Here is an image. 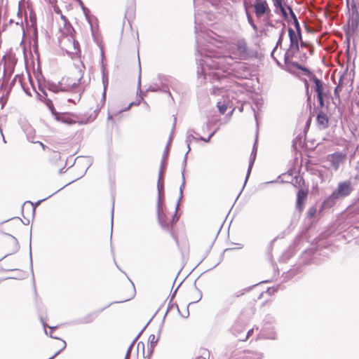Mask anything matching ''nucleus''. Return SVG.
I'll list each match as a JSON object with an SVG mask.
<instances>
[{
    "label": "nucleus",
    "instance_id": "f257e3e1",
    "mask_svg": "<svg viewBox=\"0 0 359 359\" xmlns=\"http://www.w3.org/2000/svg\"><path fill=\"white\" fill-rule=\"evenodd\" d=\"M198 43L196 51L198 53L196 60L198 61L197 74L203 76L204 80H209L211 83L220 81L224 75L214 70H222L223 73L232 74L238 79H247L250 75V70L245 63L236 62L230 55H223L217 48H212L209 46L201 47L199 36H196Z\"/></svg>",
    "mask_w": 359,
    "mask_h": 359
},
{
    "label": "nucleus",
    "instance_id": "f03ea898",
    "mask_svg": "<svg viewBox=\"0 0 359 359\" xmlns=\"http://www.w3.org/2000/svg\"><path fill=\"white\" fill-rule=\"evenodd\" d=\"M46 87L50 91L57 93L58 92H68L74 90L78 84L70 78H62L58 83L51 81H45Z\"/></svg>",
    "mask_w": 359,
    "mask_h": 359
},
{
    "label": "nucleus",
    "instance_id": "7ed1b4c3",
    "mask_svg": "<svg viewBox=\"0 0 359 359\" xmlns=\"http://www.w3.org/2000/svg\"><path fill=\"white\" fill-rule=\"evenodd\" d=\"M353 191V187L351 184V181L345 180L340 182L335 190H334V194H336L339 198H344L349 196Z\"/></svg>",
    "mask_w": 359,
    "mask_h": 359
},
{
    "label": "nucleus",
    "instance_id": "20e7f679",
    "mask_svg": "<svg viewBox=\"0 0 359 359\" xmlns=\"http://www.w3.org/2000/svg\"><path fill=\"white\" fill-rule=\"evenodd\" d=\"M299 51V48L289 46L284 55V62L286 66L285 70L291 74H294L292 65L291 63L295 62L292 59L295 56L296 53Z\"/></svg>",
    "mask_w": 359,
    "mask_h": 359
},
{
    "label": "nucleus",
    "instance_id": "39448f33",
    "mask_svg": "<svg viewBox=\"0 0 359 359\" xmlns=\"http://www.w3.org/2000/svg\"><path fill=\"white\" fill-rule=\"evenodd\" d=\"M348 22L352 32H355L358 29L359 25V13L355 4L351 6Z\"/></svg>",
    "mask_w": 359,
    "mask_h": 359
},
{
    "label": "nucleus",
    "instance_id": "423d86ee",
    "mask_svg": "<svg viewBox=\"0 0 359 359\" xmlns=\"http://www.w3.org/2000/svg\"><path fill=\"white\" fill-rule=\"evenodd\" d=\"M91 36H93L94 42L97 45L100 49L102 58H104V44L100 37L99 32L94 29L93 25L97 22V19L91 15Z\"/></svg>",
    "mask_w": 359,
    "mask_h": 359
},
{
    "label": "nucleus",
    "instance_id": "0eeeda50",
    "mask_svg": "<svg viewBox=\"0 0 359 359\" xmlns=\"http://www.w3.org/2000/svg\"><path fill=\"white\" fill-rule=\"evenodd\" d=\"M255 13L257 18L270 12V9L266 0H255L254 4Z\"/></svg>",
    "mask_w": 359,
    "mask_h": 359
},
{
    "label": "nucleus",
    "instance_id": "6e6552de",
    "mask_svg": "<svg viewBox=\"0 0 359 359\" xmlns=\"http://www.w3.org/2000/svg\"><path fill=\"white\" fill-rule=\"evenodd\" d=\"M61 19L63 20V21H64V24H65V26L66 27L67 32H68L69 34L71 35V39H69V41H71L72 40V43H73L74 51L67 50V53L68 54L76 53L79 51V43L76 41H75V39L72 36V32H74V29L65 16L62 15Z\"/></svg>",
    "mask_w": 359,
    "mask_h": 359
},
{
    "label": "nucleus",
    "instance_id": "1a4fd4ad",
    "mask_svg": "<svg viewBox=\"0 0 359 359\" xmlns=\"http://www.w3.org/2000/svg\"><path fill=\"white\" fill-rule=\"evenodd\" d=\"M346 155L341 152H335L328 156V161L330 162L332 169L337 171L339 165L344 162Z\"/></svg>",
    "mask_w": 359,
    "mask_h": 359
},
{
    "label": "nucleus",
    "instance_id": "9d476101",
    "mask_svg": "<svg viewBox=\"0 0 359 359\" xmlns=\"http://www.w3.org/2000/svg\"><path fill=\"white\" fill-rule=\"evenodd\" d=\"M161 84L158 83H153L149 86V88L146 90L145 92H142L141 90V70H140L139 78H138V84H137V93L140 92L142 96H146V93L147 92H158L162 90L163 81L161 79H160Z\"/></svg>",
    "mask_w": 359,
    "mask_h": 359
},
{
    "label": "nucleus",
    "instance_id": "9b49d317",
    "mask_svg": "<svg viewBox=\"0 0 359 359\" xmlns=\"http://www.w3.org/2000/svg\"><path fill=\"white\" fill-rule=\"evenodd\" d=\"M236 46L240 57L241 59H245L248 55V48L246 41L244 39H239L237 41Z\"/></svg>",
    "mask_w": 359,
    "mask_h": 359
},
{
    "label": "nucleus",
    "instance_id": "f8f14e48",
    "mask_svg": "<svg viewBox=\"0 0 359 359\" xmlns=\"http://www.w3.org/2000/svg\"><path fill=\"white\" fill-rule=\"evenodd\" d=\"M339 199V197L336 194H334L333 191L329 196L325 198L324 201L322 202L321 209L326 210L331 208L337 203Z\"/></svg>",
    "mask_w": 359,
    "mask_h": 359
},
{
    "label": "nucleus",
    "instance_id": "ddd939ff",
    "mask_svg": "<svg viewBox=\"0 0 359 359\" xmlns=\"http://www.w3.org/2000/svg\"><path fill=\"white\" fill-rule=\"evenodd\" d=\"M316 122L318 128L320 130H324L329 126V118L327 114L321 110L317 114Z\"/></svg>",
    "mask_w": 359,
    "mask_h": 359
},
{
    "label": "nucleus",
    "instance_id": "4468645a",
    "mask_svg": "<svg viewBox=\"0 0 359 359\" xmlns=\"http://www.w3.org/2000/svg\"><path fill=\"white\" fill-rule=\"evenodd\" d=\"M194 133H195V132H194V130L193 129H189L188 131H187V136L186 137V143L187 144L188 151L185 154V156H184V161H183V165L184 166L187 165V155H188V153L191 150L190 144H191V141L193 140H198V137H196L194 135Z\"/></svg>",
    "mask_w": 359,
    "mask_h": 359
},
{
    "label": "nucleus",
    "instance_id": "2eb2a0df",
    "mask_svg": "<svg viewBox=\"0 0 359 359\" xmlns=\"http://www.w3.org/2000/svg\"><path fill=\"white\" fill-rule=\"evenodd\" d=\"M22 129L26 134L27 139L30 142H35V130L29 124H24L22 126Z\"/></svg>",
    "mask_w": 359,
    "mask_h": 359
},
{
    "label": "nucleus",
    "instance_id": "dca6fc26",
    "mask_svg": "<svg viewBox=\"0 0 359 359\" xmlns=\"http://www.w3.org/2000/svg\"><path fill=\"white\" fill-rule=\"evenodd\" d=\"M307 197V191L299 189L297 194V203H296V207L298 210H301L302 208V205L304 203V201L306 200Z\"/></svg>",
    "mask_w": 359,
    "mask_h": 359
},
{
    "label": "nucleus",
    "instance_id": "f3484780",
    "mask_svg": "<svg viewBox=\"0 0 359 359\" xmlns=\"http://www.w3.org/2000/svg\"><path fill=\"white\" fill-rule=\"evenodd\" d=\"M273 4L275 6V13H280L283 18L287 19L288 15L283 5L282 0H273Z\"/></svg>",
    "mask_w": 359,
    "mask_h": 359
},
{
    "label": "nucleus",
    "instance_id": "a211bd4d",
    "mask_svg": "<svg viewBox=\"0 0 359 359\" xmlns=\"http://www.w3.org/2000/svg\"><path fill=\"white\" fill-rule=\"evenodd\" d=\"M291 65H292V69L293 68H297L298 69H300L303 72V74L306 76H307L310 80L313 79V76H316L309 69H308L307 67L300 65L299 63L298 62H292L291 63Z\"/></svg>",
    "mask_w": 359,
    "mask_h": 359
},
{
    "label": "nucleus",
    "instance_id": "6ab92c4d",
    "mask_svg": "<svg viewBox=\"0 0 359 359\" xmlns=\"http://www.w3.org/2000/svg\"><path fill=\"white\" fill-rule=\"evenodd\" d=\"M311 81H313L315 83V88L314 90L317 93V95H325L324 93V87H323V81L318 79L316 76H313V79Z\"/></svg>",
    "mask_w": 359,
    "mask_h": 359
},
{
    "label": "nucleus",
    "instance_id": "aec40b11",
    "mask_svg": "<svg viewBox=\"0 0 359 359\" xmlns=\"http://www.w3.org/2000/svg\"><path fill=\"white\" fill-rule=\"evenodd\" d=\"M65 186L63 187V188L65 187ZM62 189L60 188L57 191H55L54 193H53L52 194L49 195L48 197L43 198V199H41V200H39L38 201H36L35 203H33L31 201H26L24 203L22 207V212H23V210L25 207V205L27 204H29L31 206H32V213L33 215L35 213V210H36V207L37 205H39L42 201H44L45 200H46L47 198H50L51 196H53V194H56L57 192H58L60 190H61Z\"/></svg>",
    "mask_w": 359,
    "mask_h": 359
},
{
    "label": "nucleus",
    "instance_id": "412c9836",
    "mask_svg": "<svg viewBox=\"0 0 359 359\" xmlns=\"http://www.w3.org/2000/svg\"><path fill=\"white\" fill-rule=\"evenodd\" d=\"M288 35L290 38V46L294 47L295 48H299V41L297 40L295 32L292 28H288Z\"/></svg>",
    "mask_w": 359,
    "mask_h": 359
},
{
    "label": "nucleus",
    "instance_id": "4be33fe9",
    "mask_svg": "<svg viewBox=\"0 0 359 359\" xmlns=\"http://www.w3.org/2000/svg\"><path fill=\"white\" fill-rule=\"evenodd\" d=\"M148 341L149 343V346H148L147 351H148L149 355H150L152 354L154 347L156 346V344L158 343V338H156L154 334H151L149 337Z\"/></svg>",
    "mask_w": 359,
    "mask_h": 359
},
{
    "label": "nucleus",
    "instance_id": "5701e85b",
    "mask_svg": "<svg viewBox=\"0 0 359 359\" xmlns=\"http://www.w3.org/2000/svg\"><path fill=\"white\" fill-rule=\"evenodd\" d=\"M157 217H158V222L161 224V226H162V228L164 229H166V230H169L170 229V223L166 221L165 215L163 212V208H161V220H160V217L158 215H157Z\"/></svg>",
    "mask_w": 359,
    "mask_h": 359
},
{
    "label": "nucleus",
    "instance_id": "b1692460",
    "mask_svg": "<svg viewBox=\"0 0 359 359\" xmlns=\"http://www.w3.org/2000/svg\"><path fill=\"white\" fill-rule=\"evenodd\" d=\"M157 189L158 192H163L164 191V183H163V166L160 168L159 174H158V180L157 183Z\"/></svg>",
    "mask_w": 359,
    "mask_h": 359
},
{
    "label": "nucleus",
    "instance_id": "393cba45",
    "mask_svg": "<svg viewBox=\"0 0 359 359\" xmlns=\"http://www.w3.org/2000/svg\"><path fill=\"white\" fill-rule=\"evenodd\" d=\"M171 140H172V136H170V140L168 141V144L165 147V149L163 152V158H162V161H161V166H163V173L164 172V170H165V162H166L168 156L169 146H170ZM161 168V167H160V168Z\"/></svg>",
    "mask_w": 359,
    "mask_h": 359
},
{
    "label": "nucleus",
    "instance_id": "a878e982",
    "mask_svg": "<svg viewBox=\"0 0 359 359\" xmlns=\"http://www.w3.org/2000/svg\"><path fill=\"white\" fill-rule=\"evenodd\" d=\"M54 116H55V118L57 121H60L61 122L68 123V124H71L73 123L72 120L70 118L67 117L66 114H60V113L57 112Z\"/></svg>",
    "mask_w": 359,
    "mask_h": 359
},
{
    "label": "nucleus",
    "instance_id": "bb28decb",
    "mask_svg": "<svg viewBox=\"0 0 359 359\" xmlns=\"http://www.w3.org/2000/svg\"><path fill=\"white\" fill-rule=\"evenodd\" d=\"M185 167L186 166H184L183 165V170L182 172V184L180 187V197H179V200H178V202L176 205V210L178 209L179 208V205H180V201H181V199L182 198V196H183V189H184V187H185V177H184V170H185Z\"/></svg>",
    "mask_w": 359,
    "mask_h": 359
},
{
    "label": "nucleus",
    "instance_id": "cd10ccee",
    "mask_svg": "<svg viewBox=\"0 0 359 359\" xmlns=\"http://www.w3.org/2000/svg\"><path fill=\"white\" fill-rule=\"evenodd\" d=\"M244 359H262V353L254 351H248L245 353Z\"/></svg>",
    "mask_w": 359,
    "mask_h": 359
},
{
    "label": "nucleus",
    "instance_id": "c85d7f7f",
    "mask_svg": "<svg viewBox=\"0 0 359 359\" xmlns=\"http://www.w3.org/2000/svg\"><path fill=\"white\" fill-rule=\"evenodd\" d=\"M158 201H157V215L161 218V208H163V201L164 198V191L158 192Z\"/></svg>",
    "mask_w": 359,
    "mask_h": 359
},
{
    "label": "nucleus",
    "instance_id": "c756f323",
    "mask_svg": "<svg viewBox=\"0 0 359 359\" xmlns=\"http://www.w3.org/2000/svg\"><path fill=\"white\" fill-rule=\"evenodd\" d=\"M255 158H256V154H255V156H250V161H249V165H248V171H247V174H246V177H245V182H244V186L245 185L248 180V177L250 175V172L252 170V166H253V164H254V162L255 161Z\"/></svg>",
    "mask_w": 359,
    "mask_h": 359
},
{
    "label": "nucleus",
    "instance_id": "7c9ffc66",
    "mask_svg": "<svg viewBox=\"0 0 359 359\" xmlns=\"http://www.w3.org/2000/svg\"><path fill=\"white\" fill-rule=\"evenodd\" d=\"M42 101L44 102V103L46 104L47 107L49 109V110L51 111L52 114L54 116L57 113V111L55 109V107H54L52 100L49 98H47V97H46V98L43 99Z\"/></svg>",
    "mask_w": 359,
    "mask_h": 359
},
{
    "label": "nucleus",
    "instance_id": "2f4dec72",
    "mask_svg": "<svg viewBox=\"0 0 359 359\" xmlns=\"http://www.w3.org/2000/svg\"><path fill=\"white\" fill-rule=\"evenodd\" d=\"M39 90L41 93L37 92V96L40 100H43V99L47 97V93L45 88L40 83H39Z\"/></svg>",
    "mask_w": 359,
    "mask_h": 359
},
{
    "label": "nucleus",
    "instance_id": "473e14b6",
    "mask_svg": "<svg viewBox=\"0 0 359 359\" xmlns=\"http://www.w3.org/2000/svg\"><path fill=\"white\" fill-rule=\"evenodd\" d=\"M343 79H344V76H341L340 78H339V83L335 87V88L334 90V94L338 98H339V91L341 90V86L343 85Z\"/></svg>",
    "mask_w": 359,
    "mask_h": 359
},
{
    "label": "nucleus",
    "instance_id": "72a5a7b5",
    "mask_svg": "<svg viewBox=\"0 0 359 359\" xmlns=\"http://www.w3.org/2000/svg\"><path fill=\"white\" fill-rule=\"evenodd\" d=\"M146 327H144L143 328V330L138 334V335L136 337V338L134 339V341L132 342V344L129 346L127 351H126V356H125V358L124 359H130V353H131V351H132V348H133V346L135 342V341L137 340V339L140 337V335L142 334V332H143V330L145 329Z\"/></svg>",
    "mask_w": 359,
    "mask_h": 359
},
{
    "label": "nucleus",
    "instance_id": "f704fd0d",
    "mask_svg": "<svg viewBox=\"0 0 359 359\" xmlns=\"http://www.w3.org/2000/svg\"><path fill=\"white\" fill-rule=\"evenodd\" d=\"M257 285V284H255V285H252V286H250V287H245V288L243 289V290H241V291L236 292L233 294V296H234L235 297H241V296H242V295H243L245 292H250V291L252 290V288L253 287H255V285Z\"/></svg>",
    "mask_w": 359,
    "mask_h": 359
},
{
    "label": "nucleus",
    "instance_id": "c9c22d12",
    "mask_svg": "<svg viewBox=\"0 0 359 359\" xmlns=\"http://www.w3.org/2000/svg\"><path fill=\"white\" fill-rule=\"evenodd\" d=\"M217 107H218L219 111L221 114H224L226 111L228 106L224 102L222 103L221 102H217Z\"/></svg>",
    "mask_w": 359,
    "mask_h": 359
},
{
    "label": "nucleus",
    "instance_id": "e433bc0d",
    "mask_svg": "<svg viewBox=\"0 0 359 359\" xmlns=\"http://www.w3.org/2000/svg\"><path fill=\"white\" fill-rule=\"evenodd\" d=\"M196 291L198 292V297L197 300H196V301L193 302V303H196V302H199V301L201 299V298H202V293H201V292L200 290H198L196 287ZM191 304H192V302H190V303L188 304V306H187V314H186L185 316H183V317H184V318H187V317L189 316V309H188V307H189V306Z\"/></svg>",
    "mask_w": 359,
    "mask_h": 359
},
{
    "label": "nucleus",
    "instance_id": "4c0bfd02",
    "mask_svg": "<svg viewBox=\"0 0 359 359\" xmlns=\"http://www.w3.org/2000/svg\"><path fill=\"white\" fill-rule=\"evenodd\" d=\"M6 235L11 236L12 238L13 241V243H14V248H13V252L11 254L16 252L17 251H18V250L20 248V245H19L18 240L16 239L15 237L10 235L8 233H6Z\"/></svg>",
    "mask_w": 359,
    "mask_h": 359
},
{
    "label": "nucleus",
    "instance_id": "58836bf2",
    "mask_svg": "<svg viewBox=\"0 0 359 359\" xmlns=\"http://www.w3.org/2000/svg\"><path fill=\"white\" fill-rule=\"evenodd\" d=\"M263 334L266 339H276V333L274 331H271L268 333H266V332H265V331H264Z\"/></svg>",
    "mask_w": 359,
    "mask_h": 359
},
{
    "label": "nucleus",
    "instance_id": "ea45409f",
    "mask_svg": "<svg viewBox=\"0 0 359 359\" xmlns=\"http://www.w3.org/2000/svg\"><path fill=\"white\" fill-rule=\"evenodd\" d=\"M247 18H248V23L251 25V27H252V29L255 31L257 30V25L255 24L253 20H252V16L248 14V13L247 12Z\"/></svg>",
    "mask_w": 359,
    "mask_h": 359
},
{
    "label": "nucleus",
    "instance_id": "a19ab883",
    "mask_svg": "<svg viewBox=\"0 0 359 359\" xmlns=\"http://www.w3.org/2000/svg\"><path fill=\"white\" fill-rule=\"evenodd\" d=\"M285 34V27H283L280 34L279 35L278 39L277 41L276 45L275 47L278 48V46H280L283 41V37Z\"/></svg>",
    "mask_w": 359,
    "mask_h": 359
},
{
    "label": "nucleus",
    "instance_id": "79ce46f5",
    "mask_svg": "<svg viewBox=\"0 0 359 359\" xmlns=\"http://www.w3.org/2000/svg\"><path fill=\"white\" fill-rule=\"evenodd\" d=\"M325 95H317V100H318V104H319V107L320 108H323L325 105V102H324V97H325Z\"/></svg>",
    "mask_w": 359,
    "mask_h": 359
},
{
    "label": "nucleus",
    "instance_id": "37998d69",
    "mask_svg": "<svg viewBox=\"0 0 359 359\" xmlns=\"http://www.w3.org/2000/svg\"><path fill=\"white\" fill-rule=\"evenodd\" d=\"M177 210L175 209V213L173 215L172 217V219H171V222H169L170 223V228L172 226V225L174 224H175L178 219H179V216H177Z\"/></svg>",
    "mask_w": 359,
    "mask_h": 359
},
{
    "label": "nucleus",
    "instance_id": "c03bdc74",
    "mask_svg": "<svg viewBox=\"0 0 359 359\" xmlns=\"http://www.w3.org/2000/svg\"><path fill=\"white\" fill-rule=\"evenodd\" d=\"M215 132H216L215 130L212 132L207 138H205L203 137H198V140H201V141H204L205 142H209L210 140V138L215 135Z\"/></svg>",
    "mask_w": 359,
    "mask_h": 359
},
{
    "label": "nucleus",
    "instance_id": "a18cd8bd",
    "mask_svg": "<svg viewBox=\"0 0 359 359\" xmlns=\"http://www.w3.org/2000/svg\"><path fill=\"white\" fill-rule=\"evenodd\" d=\"M316 213V208L314 207H311L308 210V216L309 217H313Z\"/></svg>",
    "mask_w": 359,
    "mask_h": 359
},
{
    "label": "nucleus",
    "instance_id": "49530a36",
    "mask_svg": "<svg viewBox=\"0 0 359 359\" xmlns=\"http://www.w3.org/2000/svg\"><path fill=\"white\" fill-rule=\"evenodd\" d=\"M292 21H293V25H294V26L295 27L296 31L301 30V27H300V25H299V22L297 18H295Z\"/></svg>",
    "mask_w": 359,
    "mask_h": 359
},
{
    "label": "nucleus",
    "instance_id": "de8ad7c7",
    "mask_svg": "<svg viewBox=\"0 0 359 359\" xmlns=\"http://www.w3.org/2000/svg\"><path fill=\"white\" fill-rule=\"evenodd\" d=\"M208 39H207V41H208V43H213V41H212V40H215V38L213 37V36L208 34ZM215 41L218 43H222V42L221 41H217L215 39Z\"/></svg>",
    "mask_w": 359,
    "mask_h": 359
},
{
    "label": "nucleus",
    "instance_id": "09e8293b",
    "mask_svg": "<svg viewBox=\"0 0 359 359\" xmlns=\"http://www.w3.org/2000/svg\"><path fill=\"white\" fill-rule=\"evenodd\" d=\"M287 9L289 10V13H290V15L292 20H294L295 18H297L295 13L293 11L292 8L290 6H287Z\"/></svg>",
    "mask_w": 359,
    "mask_h": 359
},
{
    "label": "nucleus",
    "instance_id": "8fccbe9b",
    "mask_svg": "<svg viewBox=\"0 0 359 359\" xmlns=\"http://www.w3.org/2000/svg\"><path fill=\"white\" fill-rule=\"evenodd\" d=\"M295 36L297 37V40L299 42L302 41V30L296 31Z\"/></svg>",
    "mask_w": 359,
    "mask_h": 359
},
{
    "label": "nucleus",
    "instance_id": "3c124183",
    "mask_svg": "<svg viewBox=\"0 0 359 359\" xmlns=\"http://www.w3.org/2000/svg\"><path fill=\"white\" fill-rule=\"evenodd\" d=\"M252 333H253V330H252H252H250L247 332V334H246L245 337L244 338H241L239 340H240V341H245V340H247V339H248V337H250Z\"/></svg>",
    "mask_w": 359,
    "mask_h": 359
},
{
    "label": "nucleus",
    "instance_id": "603ef678",
    "mask_svg": "<svg viewBox=\"0 0 359 359\" xmlns=\"http://www.w3.org/2000/svg\"><path fill=\"white\" fill-rule=\"evenodd\" d=\"M32 235V233H30V236ZM29 261H30V267L31 270L33 272V268H32V249H31V243H29Z\"/></svg>",
    "mask_w": 359,
    "mask_h": 359
},
{
    "label": "nucleus",
    "instance_id": "864d4df0",
    "mask_svg": "<svg viewBox=\"0 0 359 359\" xmlns=\"http://www.w3.org/2000/svg\"><path fill=\"white\" fill-rule=\"evenodd\" d=\"M299 59L302 62H304L307 60V56H306V54L304 53H302L300 56H299Z\"/></svg>",
    "mask_w": 359,
    "mask_h": 359
},
{
    "label": "nucleus",
    "instance_id": "5fc2aeb1",
    "mask_svg": "<svg viewBox=\"0 0 359 359\" xmlns=\"http://www.w3.org/2000/svg\"><path fill=\"white\" fill-rule=\"evenodd\" d=\"M41 323L44 327V332L46 333V334L48 335V332H47V330L46 329V326H47V324L44 322V320H43V318L41 317Z\"/></svg>",
    "mask_w": 359,
    "mask_h": 359
},
{
    "label": "nucleus",
    "instance_id": "6e6d98bb",
    "mask_svg": "<svg viewBox=\"0 0 359 359\" xmlns=\"http://www.w3.org/2000/svg\"><path fill=\"white\" fill-rule=\"evenodd\" d=\"M34 143H38V144H39L41 146V147H42V149H43V150H46V149L48 148V147H47L46 145H45L43 143H42L41 142H39V141H35V142H34Z\"/></svg>",
    "mask_w": 359,
    "mask_h": 359
},
{
    "label": "nucleus",
    "instance_id": "4d7b16f0",
    "mask_svg": "<svg viewBox=\"0 0 359 359\" xmlns=\"http://www.w3.org/2000/svg\"><path fill=\"white\" fill-rule=\"evenodd\" d=\"M255 154L257 155V147H256V142L255 143L253 146V149L251 153L250 156H255Z\"/></svg>",
    "mask_w": 359,
    "mask_h": 359
},
{
    "label": "nucleus",
    "instance_id": "13d9d810",
    "mask_svg": "<svg viewBox=\"0 0 359 359\" xmlns=\"http://www.w3.org/2000/svg\"><path fill=\"white\" fill-rule=\"evenodd\" d=\"M103 84H104V92H103V95H102V100L104 102L105 101V96H106V93H105L106 84H105V82H104V80H103Z\"/></svg>",
    "mask_w": 359,
    "mask_h": 359
},
{
    "label": "nucleus",
    "instance_id": "bf43d9fd",
    "mask_svg": "<svg viewBox=\"0 0 359 359\" xmlns=\"http://www.w3.org/2000/svg\"><path fill=\"white\" fill-rule=\"evenodd\" d=\"M140 346H142L143 349V353L144 354V344L143 342H139L137 344V348H139Z\"/></svg>",
    "mask_w": 359,
    "mask_h": 359
},
{
    "label": "nucleus",
    "instance_id": "052dcab7",
    "mask_svg": "<svg viewBox=\"0 0 359 359\" xmlns=\"http://www.w3.org/2000/svg\"><path fill=\"white\" fill-rule=\"evenodd\" d=\"M133 104H134V102H131V103L128 105V107L127 108H126V109H121V110H120V111H119V112H121V111H126V110L129 109L131 107V106H132V105H133Z\"/></svg>",
    "mask_w": 359,
    "mask_h": 359
},
{
    "label": "nucleus",
    "instance_id": "680f3d73",
    "mask_svg": "<svg viewBox=\"0 0 359 359\" xmlns=\"http://www.w3.org/2000/svg\"><path fill=\"white\" fill-rule=\"evenodd\" d=\"M114 205V201H113V205H112V208H111V226L113 225Z\"/></svg>",
    "mask_w": 359,
    "mask_h": 359
},
{
    "label": "nucleus",
    "instance_id": "e2e57ef3",
    "mask_svg": "<svg viewBox=\"0 0 359 359\" xmlns=\"http://www.w3.org/2000/svg\"><path fill=\"white\" fill-rule=\"evenodd\" d=\"M276 49H277V48H276V47H274V48H273V50H272V51H271V57L273 60H274V58H276V57H274V52H275V50H276Z\"/></svg>",
    "mask_w": 359,
    "mask_h": 359
},
{
    "label": "nucleus",
    "instance_id": "0e129e2a",
    "mask_svg": "<svg viewBox=\"0 0 359 359\" xmlns=\"http://www.w3.org/2000/svg\"><path fill=\"white\" fill-rule=\"evenodd\" d=\"M180 286V284L177 286V287L175 290L174 292H172V299L175 297L176 292H177V290H178L179 287Z\"/></svg>",
    "mask_w": 359,
    "mask_h": 359
},
{
    "label": "nucleus",
    "instance_id": "69168bd1",
    "mask_svg": "<svg viewBox=\"0 0 359 359\" xmlns=\"http://www.w3.org/2000/svg\"><path fill=\"white\" fill-rule=\"evenodd\" d=\"M300 46L302 47H306V43L305 41H300Z\"/></svg>",
    "mask_w": 359,
    "mask_h": 359
},
{
    "label": "nucleus",
    "instance_id": "338daca9",
    "mask_svg": "<svg viewBox=\"0 0 359 359\" xmlns=\"http://www.w3.org/2000/svg\"><path fill=\"white\" fill-rule=\"evenodd\" d=\"M304 81L305 87H306V90H308L309 83L307 82V80L304 79Z\"/></svg>",
    "mask_w": 359,
    "mask_h": 359
},
{
    "label": "nucleus",
    "instance_id": "774afa93",
    "mask_svg": "<svg viewBox=\"0 0 359 359\" xmlns=\"http://www.w3.org/2000/svg\"><path fill=\"white\" fill-rule=\"evenodd\" d=\"M18 77V75H16L15 76V78L12 80L11 83V86H13L15 84V80H16V78Z\"/></svg>",
    "mask_w": 359,
    "mask_h": 359
}]
</instances>
